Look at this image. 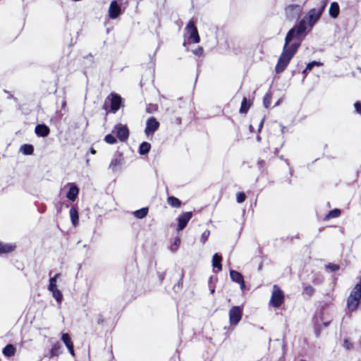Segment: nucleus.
<instances>
[{
    "instance_id": "2eb2a0df",
    "label": "nucleus",
    "mask_w": 361,
    "mask_h": 361,
    "mask_svg": "<svg viewBox=\"0 0 361 361\" xmlns=\"http://www.w3.org/2000/svg\"><path fill=\"white\" fill-rule=\"evenodd\" d=\"M349 296L353 298L355 300H357L360 302L361 298V276L360 282L355 285V288L353 289Z\"/></svg>"
},
{
    "instance_id": "79ce46f5",
    "label": "nucleus",
    "mask_w": 361,
    "mask_h": 361,
    "mask_svg": "<svg viewBox=\"0 0 361 361\" xmlns=\"http://www.w3.org/2000/svg\"><path fill=\"white\" fill-rule=\"evenodd\" d=\"M355 112L360 115H361V102H356L354 104Z\"/></svg>"
},
{
    "instance_id": "aec40b11",
    "label": "nucleus",
    "mask_w": 361,
    "mask_h": 361,
    "mask_svg": "<svg viewBox=\"0 0 361 361\" xmlns=\"http://www.w3.org/2000/svg\"><path fill=\"white\" fill-rule=\"evenodd\" d=\"M2 353L6 357H12L15 355L16 348L12 344H8L4 348Z\"/></svg>"
},
{
    "instance_id": "5fc2aeb1",
    "label": "nucleus",
    "mask_w": 361,
    "mask_h": 361,
    "mask_svg": "<svg viewBox=\"0 0 361 361\" xmlns=\"http://www.w3.org/2000/svg\"><path fill=\"white\" fill-rule=\"evenodd\" d=\"M90 152H91L92 154H95L96 153V151L93 148L90 149Z\"/></svg>"
},
{
    "instance_id": "ea45409f",
    "label": "nucleus",
    "mask_w": 361,
    "mask_h": 361,
    "mask_svg": "<svg viewBox=\"0 0 361 361\" xmlns=\"http://www.w3.org/2000/svg\"><path fill=\"white\" fill-rule=\"evenodd\" d=\"M209 234L210 233L209 231L208 230H206L202 233L201 235V241L202 242V243H204L206 242V240L208 239Z\"/></svg>"
},
{
    "instance_id": "c9c22d12",
    "label": "nucleus",
    "mask_w": 361,
    "mask_h": 361,
    "mask_svg": "<svg viewBox=\"0 0 361 361\" xmlns=\"http://www.w3.org/2000/svg\"><path fill=\"white\" fill-rule=\"evenodd\" d=\"M303 291L305 294L308 295L309 296H311L314 293V289L310 285H305L304 286Z\"/></svg>"
},
{
    "instance_id": "6e6d98bb",
    "label": "nucleus",
    "mask_w": 361,
    "mask_h": 361,
    "mask_svg": "<svg viewBox=\"0 0 361 361\" xmlns=\"http://www.w3.org/2000/svg\"><path fill=\"white\" fill-rule=\"evenodd\" d=\"M249 128H250V131H252V130H253V127H252V125H250V126Z\"/></svg>"
},
{
    "instance_id": "1a4fd4ad",
    "label": "nucleus",
    "mask_w": 361,
    "mask_h": 361,
    "mask_svg": "<svg viewBox=\"0 0 361 361\" xmlns=\"http://www.w3.org/2000/svg\"><path fill=\"white\" fill-rule=\"evenodd\" d=\"M159 127V123L154 117H150L146 122L145 133L147 135L153 134Z\"/></svg>"
},
{
    "instance_id": "5701e85b",
    "label": "nucleus",
    "mask_w": 361,
    "mask_h": 361,
    "mask_svg": "<svg viewBox=\"0 0 361 361\" xmlns=\"http://www.w3.org/2000/svg\"><path fill=\"white\" fill-rule=\"evenodd\" d=\"M168 204L172 207L178 208L181 205V202L177 197L173 196H170L167 198Z\"/></svg>"
},
{
    "instance_id": "f03ea898",
    "label": "nucleus",
    "mask_w": 361,
    "mask_h": 361,
    "mask_svg": "<svg viewBox=\"0 0 361 361\" xmlns=\"http://www.w3.org/2000/svg\"><path fill=\"white\" fill-rule=\"evenodd\" d=\"M328 0H322L317 8H311L302 19L311 30L320 19L327 4Z\"/></svg>"
},
{
    "instance_id": "de8ad7c7",
    "label": "nucleus",
    "mask_w": 361,
    "mask_h": 361,
    "mask_svg": "<svg viewBox=\"0 0 361 361\" xmlns=\"http://www.w3.org/2000/svg\"><path fill=\"white\" fill-rule=\"evenodd\" d=\"M97 324H101L104 322V319L102 316L99 315L97 318Z\"/></svg>"
},
{
    "instance_id": "c756f323",
    "label": "nucleus",
    "mask_w": 361,
    "mask_h": 361,
    "mask_svg": "<svg viewBox=\"0 0 361 361\" xmlns=\"http://www.w3.org/2000/svg\"><path fill=\"white\" fill-rule=\"evenodd\" d=\"M61 344L57 342L51 348L50 353L51 357L58 356L60 353Z\"/></svg>"
},
{
    "instance_id": "9d476101",
    "label": "nucleus",
    "mask_w": 361,
    "mask_h": 361,
    "mask_svg": "<svg viewBox=\"0 0 361 361\" xmlns=\"http://www.w3.org/2000/svg\"><path fill=\"white\" fill-rule=\"evenodd\" d=\"M192 216V212H183L178 217V228L177 230L178 231L183 230L188 221L191 219Z\"/></svg>"
},
{
    "instance_id": "cd10ccee",
    "label": "nucleus",
    "mask_w": 361,
    "mask_h": 361,
    "mask_svg": "<svg viewBox=\"0 0 361 361\" xmlns=\"http://www.w3.org/2000/svg\"><path fill=\"white\" fill-rule=\"evenodd\" d=\"M20 150L22 151V152L24 154L30 155L33 153L34 148H33L32 145L25 144V145H23V146H21Z\"/></svg>"
},
{
    "instance_id": "dca6fc26",
    "label": "nucleus",
    "mask_w": 361,
    "mask_h": 361,
    "mask_svg": "<svg viewBox=\"0 0 361 361\" xmlns=\"http://www.w3.org/2000/svg\"><path fill=\"white\" fill-rule=\"evenodd\" d=\"M70 217L71 222L74 226H76L78 224L79 216L78 211L75 207H72L70 209Z\"/></svg>"
},
{
    "instance_id": "a878e982",
    "label": "nucleus",
    "mask_w": 361,
    "mask_h": 361,
    "mask_svg": "<svg viewBox=\"0 0 361 361\" xmlns=\"http://www.w3.org/2000/svg\"><path fill=\"white\" fill-rule=\"evenodd\" d=\"M60 276V274H55L53 277L49 279V284L48 286L49 290H52L54 288H56L57 279Z\"/></svg>"
},
{
    "instance_id": "6e6552de",
    "label": "nucleus",
    "mask_w": 361,
    "mask_h": 361,
    "mask_svg": "<svg viewBox=\"0 0 361 361\" xmlns=\"http://www.w3.org/2000/svg\"><path fill=\"white\" fill-rule=\"evenodd\" d=\"M106 100H110L111 105V111L113 113H116L121 107L122 98L116 93H111L109 96L106 98Z\"/></svg>"
},
{
    "instance_id": "412c9836",
    "label": "nucleus",
    "mask_w": 361,
    "mask_h": 361,
    "mask_svg": "<svg viewBox=\"0 0 361 361\" xmlns=\"http://www.w3.org/2000/svg\"><path fill=\"white\" fill-rule=\"evenodd\" d=\"M230 277L233 281L238 283L243 282V280H244L243 275L235 270L230 271Z\"/></svg>"
},
{
    "instance_id": "7c9ffc66",
    "label": "nucleus",
    "mask_w": 361,
    "mask_h": 361,
    "mask_svg": "<svg viewBox=\"0 0 361 361\" xmlns=\"http://www.w3.org/2000/svg\"><path fill=\"white\" fill-rule=\"evenodd\" d=\"M341 215V210L338 209H334L329 212V213L326 215V219H329L331 218H337Z\"/></svg>"
},
{
    "instance_id": "09e8293b",
    "label": "nucleus",
    "mask_w": 361,
    "mask_h": 361,
    "mask_svg": "<svg viewBox=\"0 0 361 361\" xmlns=\"http://www.w3.org/2000/svg\"><path fill=\"white\" fill-rule=\"evenodd\" d=\"M238 284L240 285V289L242 290H243L245 288V283L244 280H243V282H240Z\"/></svg>"
},
{
    "instance_id": "f257e3e1",
    "label": "nucleus",
    "mask_w": 361,
    "mask_h": 361,
    "mask_svg": "<svg viewBox=\"0 0 361 361\" xmlns=\"http://www.w3.org/2000/svg\"><path fill=\"white\" fill-rule=\"evenodd\" d=\"M309 30L308 26L302 20L291 28L285 38L283 51L278 60L275 71L277 73H282L288 66L300 45V41L305 32Z\"/></svg>"
},
{
    "instance_id": "a211bd4d",
    "label": "nucleus",
    "mask_w": 361,
    "mask_h": 361,
    "mask_svg": "<svg viewBox=\"0 0 361 361\" xmlns=\"http://www.w3.org/2000/svg\"><path fill=\"white\" fill-rule=\"evenodd\" d=\"M222 257L218 254L215 253L212 257V266L214 268H217L218 271H221L222 265H221Z\"/></svg>"
},
{
    "instance_id": "f8f14e48",
    "label": "nucleus",
    "mask_w": 361,
    "mask_h": 361,
    "mask_svg": "<svg viewBox=\"0 0 361 361\" xmlns=\"http://www.w3.org/2000/svg\"><path fill=\"white\" fill-rule=\"evenodd\" d=\"M69 190L66 195L67 198L71 201H75L79 193L78 188L73 183H68Z\"/></svg>"
},
{
    "instance_id": "72a5a7b5",
    "label": "nucleus",
    "mask_w": 361,
    "mask_h": 361,
    "mask_svg": "<svg viewBox=\"0 0 361 361\" xmlns=\"http://www.w3.org/2000/svg\"><path fill=\"white\" fill-rule=\"evenodd\" d=\"M104 141L110 145H114L116 143V138L111 134H108L104 137Z\"/></svg>"
},
{
    "instance_id": "37998d69",
    "label": "nucleus",
    "mask_w": 361,
    "mask_h": 361,
    "mask_svg": "<svg viewBox=\"0 0 361 361\" xmlns=\"http://www.w3.org/2000/svg\"><path fill=\"white\" fill-rule=\"evenodd\" d=\"M343 346L347 350H350L353 348V344L347 338H345L343 341Z\"/></svg>"
},
{
    "instance_id": "f704fd0d",
    "label": "nucleus",
    "mask_w": 361,
    "mask_h": 361,
    "mask_svg": "<svg viewBox=\"0 0 361 361\" xmlns=\"http://www.w3.org/2000/svg\"><path fill=\"white\" fill-rule=\"evenodd\" d=\"M180 243V238L176 237L174 239V242L173 243V244L170 247L171 251H172L173 252H176L178 250Z\"/></svg>"
},
{
    "instance_id": "2f4dec72",
    "label": "nucleus",
    "mask_w": 361,
    "mask_h": 361,
    "mask_svg": "<svg viewBox=\"0 0 361 361\" xmlns=\"http://www.w3.org/2000/svg\"><path fill=\"white\" fill-rule=\"evenodd\" d=\"M271 94L270 92H268L264 97L263 104L265 108H268L271 104Z\"/></svg>"
},
{
    "instance_id": "58836bf2",
    "label": "nucleus",
    "mask_w": 361,
    "mask_h": 361,
    "mask_svg": "<svg viewBox=\"0 0 361 361\" xmlns=\"http://www.w3.org/2000/svg\"><path fill=\"white\" fill-rule=\"evenodd\" d=\"M326 269H329L331 271H336L340 269L339 265L329 263L326 265Z\"/></svg>"
},
{
    "instance_id": "bb28decb",
    "label": "nucleus",
    "mask_w": 361,
    "mask_h": 361,
    "mask_svg": "<svg viewBox=\"0 0 361 361\" xmlns=\"http://www.w3.org/2000/svg\"><path fill=\"white\" fill-rule=\"evenodd\" d=\"M52 293V296L55 298V300L61 303L63 299V295L61 292L56 288H54L52 290H49Z\"/></svg>"
},
{
    "instance_id": "423d86ee",
    "label": "nucleus",
    "mask_w": 361,
    "mask_h": 361,
    "mask_svg": "<svg viewBox=\"0 0 361 361\" xmlns=\"http://www.w3.org/2000/svg\"><path fill=\"white\" fill-rule=\"evenodd\" d=\"M124 160L123 157V153L120 152H116L109 166V170L112 172L115 173L118 171H120L123 165Z\"/></svg>"
},
{
    "instance_id": "4c0bfd02",
    "label": "nucleus",
    "mask_w": 361,
    "mask_h": 361,
    "mask_svg": "<svg viewBox=\"0 0 361 361\" xmlns=\"http://www.w3.org/2000/svg\"><path fill=\"white\" fill-rule=\"evenodd\" d=\"M245 199H246V195L244 192H240L237 193V195H236L237 202L242 203L245 200Z\"/></svg>"
},
{
    "instance_id": "4468645a",
    "label": "nucleus",
    "mask_w": 361,
    "mask_h": 361,
    "mask_svg": "<svg viewBox=\"0 0 361 361\" xmlns=\"http://www.w3.org/2000/svg\"><path fill=\"white\" fill-rule=\"evenodd\" d=\"M35 133L39 137H47L50 132L48 126L44 124H37L35 129Z\"/></svg>"
},
{
    "instance_id": "8fccbe9b",
    "label": "nucleus",
    "mask_w": 361,
    "mask_h": 361,
    "mask_svg": "<svg viewBox=\"0 0 361 361\" xmlns=\"http://www.w3.org/2000/svg\"><path fill=\"white\" fill-rule=\"evenodd\" d=\"M159 279L161 282H162L164 279V273L159 274Z\"/></svg>"
},
{
    "instance_id": "e433bc0d",
    "label": "nucleus",
    "mask_w": 361,
    "mask_h": 361,
    "mask_svg": "<svg viewBox=\"0 0 361 361\" xmlns=\"http://www.w3.org/2000/svg\"><path fill=\"white\" fill-rule=\"evenodd\" d=\"M158 109L157 105L153 104H149L146 107V111L149 114L154 113Z\"/></svg>"
},
{
    "instance_id": "c85d7f7f",
    "label": "nucleus",
    "mask_w": 361,
    "mask_h": 361,
    "mask_svg": "<svg viewBox=\"0 0 361 361\" xmlns=\"http://www.w3.org/2000/svg\"><path fill=\"white\" fill-rule=\"evenodd\" d=\"M250 108V104L248 103L247 99L245 97L243 98L241 106L240 108V114H246Z\"/></svg>"
},
{
    "instance_id": "4d7b16f0",
    "label": "nucleus",
    "mask_w": 361,
    "mask_h": 361,
    "mask_svg": "<svg viewBox=\"0 0 361 361\" xmlns=\"http://www.w3.org/2000/svg\"><path fill=\"white\" fill-rule=\"evenodd\" d=\"M210 292H211V293H214V288H212V289L210 290Z\"/></svg>"
},
{
    "instance_id": "a19ab883",
    "label": "nucleus",
    "mask_w": 361,
    "mask_h": 361,
    "mask_svg": "<svg viewBox=\"0 0 361 361\" xmlns=\"http://www.w3.org/2000/svg\"><path fill=\"white\" fill-rule=\"evenodd\" d=\"M183 276H184V274H183V272H182L179 281L173 287L174 290H176V288H182V286H183Z\"/></svg>"
},
{
    "instance_id": "0eeeda50",
    "label": "nucleus",
    "mask_w": 361,
    "mask_h": 361,
    "mask_svg": "<svg viewBox=\"0 0 361 361\" xmlns=\"http://www.w3.org/2000/svg\"><path fill=\"white\" fill-rule=\"evenodd\" d=\"M114 133H116L117 137L121 142H125L129 137V130L128 127L123 124H117L114 126Z\"/></svg>"
},
{
    "instance_id": "9b49d317",
    "label": "nucleus",
    "mask_w": 361,
    "mask_h": 361,
    "mask_svg": "<svg viewBox=\"0 0 361 361\" xmlns=\"http://www.w3.org/2000/svg\"><path fill=\"white\" fill-rule=\"evenodd\" d=\"M121 13V8L118 2L112 1L109 8V16L111 19H116Z\"/></svg>"
},
{
    "instance_id": "20e7f679",
    "label": "nucleus",
    "mask_w": 361,
    "mask_h": 361,
    "mask_svg": "<svg viewBox=\"0 0 361 361\" xmlns=\"http://www.w3.org/2000/svg\"><path fill=\"white\" fill-rule=\"evenodd\" d=\"M284 300V294L283 292L280 289V288L274 285L273 286L272 294L270 300V304L274 307H280Z\"/></svg>"
},
{
    "instance_id": "39448f33",
    "label": "nucleus",
    "mask_w": 361,
    "mask_h": 361,
    "mask_svg": "<svg viewBox=\"0 0 361 361\" xmlns=\"http://www.w3.org/2000/svg\"><path fill=\"white\" fill-rule=\"evenodd\" d=\"M243 308L240 306H233L229 310V324L231 326H236L241 320Z\"/></svg>"
},
{
    "instance_id": "6ab92c4d",
    "label": "nucleus",
    "mask_w": 361,
    "mask_h": 361,
    "mask_svg": "<svg viewBox=\"0 0 361 361\" xmlns=\"http://www.w3.org/2000/svg\"><path fill=\"white\" fill-rule=\"evenodd\" d=\"M359 303L360 302L357 300H355L353 298L348 296L347 299V307L350 312H353L356 310L359 305Z\"/></svg>"
},
{
    "instance_id": "13d9d810",
    "label": "nucleus",
    "mask_w": 361,
    "mask_h": 361,
    "mask_svg": "<svg viewBox=\"0 0 361 361\" xmlns=\"http://www.w3.org/2000/svg\"><path fill=\"white\" fill-rule=\"evenodd\" d=\"M279 104H280V100H279V101L276 103L275 106H278Z\"/></svg>"
},
{
    "instance_id": "ddd939ff",
    "label": "nucleus",
    "mask_w": 361,
    "mask_h": 361,
    "mask_svg": "<svg viewBox=\"0 0 361 361\" xmlns=\"http://www.w3.org/2000/svg\"><path fill=\"white\" fill-rule=\"evenodd\" d=\"M61 340L64 343V344L66 345L67 348L68 349L70 353L72 355H74L75 353H74V350H73V343L71 341V338L69 334L67 333L62 334Z\"/></svg>"
},
{
    "instance_id": "a18cd8bd",
    "label": "nucleus",
    "mask_w": 361,
    "mask_h": 361,
    "mask_svg": "<svg viewBox=\"0 0 361 361\" xmlns=\"http://www.w3.org/2000/svg\"><path fill=\"white\" fill-rule=\"evenodd\" d=\"M192 52L196 56H201L203 53V49L202 47H198L197 49L193 50Z\"/></svg>"
},
{
    "instance_id": "49530a36",
    "label": "nucleus",
    "mask_w": 361,
    "mask_h": 361,
    "mask_svg": "<svg viewBox=\"0 0 361 361\" xmlns=\"http://www.w3.org/2000/svg\"><path fill=\"white\" fill-rule=\"evenodd\" d=\"M257 164H258L259 168H262L265 165V161L264 160H262V159H259L257 161Z\"/></svg>"
},
{
    "instance_id": "f3484780",
    "label": "nucleus",
    "mask_w": 361,
    "mask_h": 361,
    "mask_svg": "<svg viewBox=\"0 0 361 361\" xmlns=\"http://www.w3.org/2000/svg\"><path fill=\"white\" fill-rule=\"evenodd\" d=\"M339 11L340 8L338 3L332 2L329 10V16L333 18H336L339 14Z\"/></svg>"
},
{
    "instance_id": "3c124183",
    "label": "nucleus",
    "mask_w": 361,
    "mask_h": 361,
    "mask_svg": "<svg viewBox=\"0 0 361 361\" xmlns=\"http://www.w3.org/2000/svg\"><path fill=\"white\" fill-rule=\"evenodd\" d=\"M263 123H264V118L261 120L259 124V129H258V131L259 132L261 130V129L263 127Z\"/></svg>"
},
{
    "instance_id": "864d4df0",
    "label": "nucleus",
    "mask_w": 361,
    "mask_h": 361,
    "mask_svg": "<svg viewBox=\"0 0 361 361\" xmlns=\"http://www.w3.org/2000/svg\"><path fill=\"white\" fill-rule=\"evenodd\" d=\"M257 141L260 142L261 141V137L259 135L257 136Z\"/></svg>"
},
{
    "instance_id": "bf43d9fd",
    "label": "nucleus",
    "mask_w": 361,
    "mask_h": 361,
    "mask_svg": "<svg viewBox=\"0 0 361 361\" xmlns=\"http://www.w3.org/2000/svg\"><path fill=\"white\" fill-rule=\"evenodd\" d=\"M13 96L12 95H8V98L10 99V98H12Z\"/></svg>"
},
{
    "instance_id": "7ed1b4c3",
    "label": "nucleus",
    "mask_w": 361,
    "mask_h": 361,
    "mask_svg": "<svg viewBox=\"0 0 361 361\" xmlns=\"http://www.w3.org/2000/svg\"><path fill=\"white\" fill-rule=\"evenodd\" d=\"M187 39L189 43H199L200 37L194 22L190 20L185 27Z\"/></svg>"
},
{
    "instance_id": "c03bdc74",
    "label": "nucleus",
    "mask_w": 361,
    "mask_h": 361,
    "mask_svg": "<svg viewBox=\"0 0 361 361\" xmlns=\"http://www.w3.org/2000/svg\"><path fill=\"white\" fill-rule=\"evenodd\" d=\"M297 10L298 11H300L301 10V8H300V6L298 5V4H292V5H289L288 7H287V10Z\"/></svg>"
},
{
    "instance_id": "4be33fe9",
    "label": "nucleus",
    "mask_w": 361,
    "mask_h": 361,
    "mask_svg": "<svg viewBox=\"0 0 361 361\" xmlns=\"http://www.w3.org/2000/svg\"><path fill=\"white\" fill-rule=\"evenodd\" d=\"M15 245L8 243H4L0 241V253H8L12 252Z\"/></svg>"
},
{
    "instance_id": "473e14b6",
    "label": "nucleus",
    "mask_w": 361,
    "mask_h": 361,
    "mask_svg": "<svg viewBox=\"0 0 361 361\" xmlns=\"http://www.w3.org/2000/svg\"><path fill=\"white\" fill-rule=\"evenodd\" d=\"M323 63L320 61H312L306 66V70L312 71L314 66H322Z\"/></svg>"
},
{
    "instance_id": "603ef678",
    "label": "nucleus",
    "mask_w": 361,
    "mask_h": 361,
    "mask_svg": "<svg viewBox=\"0 0 361 361\" xmlns=\"http://www.w3.org/2000/svg\"><path fill=\"white\" fill-rule=\"evenodd\" d=\"M309 70H306V68L302 71V74L305 77H306L307 72H309Z\"/></svg>"
},
{
    "instance_id": "b1692460",
    "label": "nucleus",
    "mask_w": 361,
    "mask_h": 361,
    "mask_svg": "<svg viewBox=\"0 0 361 361\" xmlns=\"http://www.w3.org/2000/svg\"><path fill=\"white\" fill-rule=\"evenodd\" d=\"M150 148H151V145L149 143H148L147 142H143L140 144V145L139 147V153L141 155L146 154L149 152Z\"/></svg>"
},
{
    "instance_id": "393cba45",
    "label": "nucleus",
    "mask_w": 361,
    "mask_h": 361,
    "mask_svg": "<svg viewBox=\"0 0 361 361\" xmlns=\"http://www.w3.org/2000/svg\"><path fill=\"white\" fill-rule=\"evenodd\" d=\"M147 212H148V209L145 207V208H142V209L135 211L133 212V214L137 219H142L147 216Z\"/></svg>"
}]
</instances>
